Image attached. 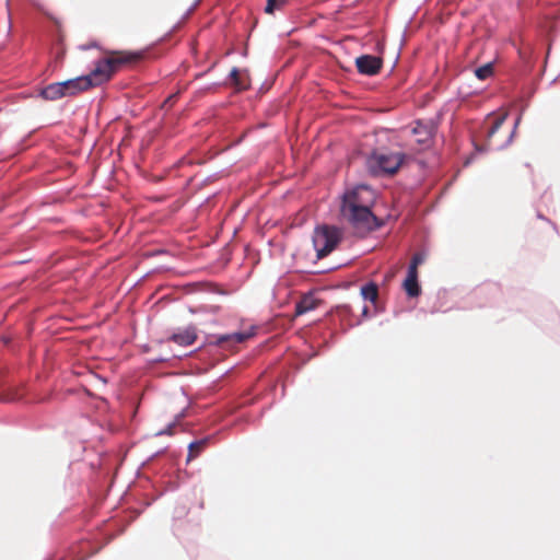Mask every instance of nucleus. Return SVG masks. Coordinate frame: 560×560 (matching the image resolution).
Listing matches in <instances>:
<instances>
[{"label":"nucleus","mask_w":560,"mask_h":560,"mask_svg":"<svg viewBox=\"0 0 560 560\" xmlns=\"http://www.w3.org/2000/svg\"><path fill=\"white\" fill-rule=\"evenodd\" d=\"M375 200L376 192L371 187L357 185L342 195L341 215L357 229L375 230L381 226V222L371 211Z\"/></svg>","instance_id":"1"},{"label":"nucleus","mask_w":560,"mask_h":560,"mask_svg":"<svg viewBox=\"0 0 560 560\" xmlns=\"http://www.w3.org/2000/svg\"><path fill=\"white\" fill-rule=\"evenodd\" d=\"M138 57L136 54H118L98 61L94 70L86 75L91 86L100 85L110 79L113 73L121 66L131 62Z\"/></svg>","instance_id":"2"},{"label":"nucleus","mask_w":560,"mask_h":560,"mask_svg":"<svg viewBox=\"0 0 560 560\" xmlns=\"http://www.w3.org/2000/svg\"><path fill=\"white\" fill-rule=\"evenodd\" d=\"M404 155L386 150L374 151L366 160L369 171L374 175L394 174L400 167Z\"/></svg>","instance_id":"3"},{"label":"nucleus","mask_w":560,"mask_h":560,"mask_svg":"<svg viewBox=\"0 0 560 560\" xmlns=\"http://www.w3.org/2000/svg\"><path fill=\"white\" fill-rule=\"evenodd\" d=\"M341 237L339 229L329 225L317 226L313 234V245L317 257L322 258L331 253Z\"/></svg>","instance_id":"4"},{"label":"nucleus","mask_w":560,"mask_h":560,"mask_svg":"<svg viewBox=\"0 0 560 560\" xmlns=\"http://www.w3.org/2000/svg\"><path fill=\"white\" fill-rule=\"evenodd\" d=\"M506 117H508V114H503L500 117H498L494 120L493 125L487 131V142H488V147L489 148L499 150V149L505 148L508 144H510L512 142L513 137H514L515 131H516V128H517V126H518V124L521 121V116H518L516 118L515 124H514V128L510 132V135L508 136V139L505 141H503V142H494L493 141V136L501 128V126L504 124Z\"/></svg>","instance_id":"5"},{"label":"nucleus","mask_w":560,"mask_h":560,"mask_svg":"<svg viewBox=\"0 0 560 560\" xmlns=\"http://www.w3.org/2000/svg\"><path fill=\"white\" fill-rule=\"evenodd\" d=\"M435 125L433 122L416 121L410 128V133L415 137L416 142L422 145H429L435 132Z\"/></svg>","instance_id":"6"},{"label":"nucleus","mask_w":560,"mask_h":560,"mask_svg":"<svg viewBox=\"0 0 560 560\" xmlns=\"http://www.w3.org/2000/svg\"><path fill=\"white\" fill-rule=\"evenodd\" d=\"M358 71L361 74L374 75L382 67V59L372 55H362L355 59Z\"/></svg>","instance_id":"7"},{"label":"nucleus","mask_w":560,"mask_h":560,"mask_svg":"<svg viewBox=\"0 0 560 560\" xmlns=\"http://www.w3.org/2000/svg\"><path fill=\"white\" fill-rule=\"evenodd\" d=\"M65 96L74 95L78 92L88 90L91 86L90 79L85 75L61 82Z\"/></svg>","instance_id":"8"},{"label":"nucleus","mask_w":560,"mask_h":560,"mask_svg":"<svg viewBox=\"0 0 560 560\" xmlns=\"http://www.w3.org/2000/svg\"><path fill=\"white\" fill-rule=\"evenodd\" d=\"M170 339L179 346H190L197 339L196 328L190 325L185 328L178 329L171 336Z\"/></svg>","instance_id":"9"},{"label":"nucleus","mask_w":560,"mask_h":560,"mask_svg":"<svg viewBox=\"0 0 560 560\" xmlns=\"http://www.w3.org/2000/svg\"><path fill=\"white\" fill-rule=\"evenodd\" d=\"M404 289L406 293L411 296H418L420 294V287L418 283V272L407 271V277L404 281Z\"/></svg>","instance_id":"10"},{"label":"nucleus","mask_w":560,"mask_h":560,"mask_svg":"<svg viewBox=\"0 0 560 560\" xmlns=\"http://www.w3.org/2000/svg\"><path fill=\"white\" fill-rule=\"evenodd\" d=\"M40 95L45 100H49V101H55V100L63 97L65 91H63L61 82L51 83V84L47 85L46 88H44L42 90Z\"/></svg>","instance_id":"11"},{"label":"nucleus","mask_w":560,"mask_h":560,"mask_svg":"<svg viewBox=\"0 0 560 560\" xmlns=\"http://www.w3.org/2000/svg\"><path fill=\"white\" fill-rule=\"evenodd\" d=\"M252 332H233L229 335H221L217 338V343L221 345L228 341H233L234 343H241L252 337Z\"/></svg>","instance_id":"12"},{"label":"nucleus","mask_w":560,"mask_h":560,"mask_svg":"<svg viewBox=\"0 0 560 560\" xmlns=\"http://www.w3.org/2000/svg\"><path fill=\"white\" fill-rule=\"evenodd\" d=\"M315 307V301L311 296H305L296 304V315L305 314Z\"/></svg>","instance_id":"13"},{"label":"nucleus","mask_w":560,"mask_h":560,"mask_svg":"<svg viewBox=\"0 0 560 560\" xmlns=\"http://www.w3.org/2000/svg\"><path fill=\"white\" fill-rule=\"evenodd\" d=\"M361 294L364 300L374 302L377 298V287L374 283H368L361 288Z\"/></svg>","instance_id":"14"},{"label":"nucleus","mask_w":560,"mask_h":560,"mask_svg":"<svg viewBox=\"0 0 560 560\" xmlns=\"http://www.w3.org/2000/svg\"><path fill=\"white\" fill-rule=\"evenodd\" d=\"M207 439L191 442L188 446V460L198 456L207 443Z\"/></svg>","instance_id":"15"},{"label":"nucleus","mask_w":560,"mask_h":560,"mask_svg":"<svg viewBox=\"0 0 560 560\" xmlns=\"http://www.w3.org/2000/svg\"><path fill=\"white\" fill-rule=\"evenodd\" d=\"M425 260V254L424 253H417L412 256V259L410 261V265L408 267V271L418 272L417 268L419 265H421Z\"/></svg>","instance_id":"16"},{"label":"nucleus","mask_w":560,"mask_h":560,"mask_svg":"<svg viewBox=\"0 0 560 560\" xmlns=\"http://www.w3.org/2000/svg\"><path fill=\"white\" fill-rule=\"evenodd\" d=\"M475 74L480 80L489 78L492 74V65L487 63L482 67H479L478 69L475 70Z\"/></svg>","instance_id":"17"},{"label":"nucleus","mask_w":560,"mask_h":560,"mask_svg":"<svg viewBox=\"0 0 560 560\" xmlns=\"http://www.w3.org/2000/svg\"><path fill=\"white\" fill-rule=\"evenodd\" d=\"M285 0H268L265 11L267 13H273L275 10L280 9L284 4Z\"/></svg>","instance_id":"18"},{"label":"nucleus","mask_w":560,"mask_h":560,"mask_svg":"<svg viewBox=\"0 0 560 560\" xmlns=\"http://www.w3.org/2000/svg\"><path fill=\"white\" fill-rule=\"evenodd\" d=\"M230 78L233 80V83L238 89H245L243 84L238 81V70L237 68H233L230 72Z\"/></svg>","instance_id":"19"},{"label":"nucleus","mask_w":560,"mask_h":560,"mask_svg":"<svg viewBox=\"0 0 560 560\" xmlns=\"http://www.w3.org/2000/svg\"><path fill=\"white\" fill-rule=\"evenodd\" d=\"M175 427V422L170 423L164 430L158 431L156 435H164V434H173V428Z\"/></svg>","instance_id":"20"},{"label":"nucleus","mask_w":560,"mask_h":560,"mask_svg":"<svg viewBox=\"0 0 560 560\" xmlns=\"http://www.w3.org/2000/svg\"><path fill=\"white\" fill-rule=\"evenodd\" d=\"M368 313V307H364L363 308V314H366Z\"/></svg>","instance_id":"21"}]
</instances>
